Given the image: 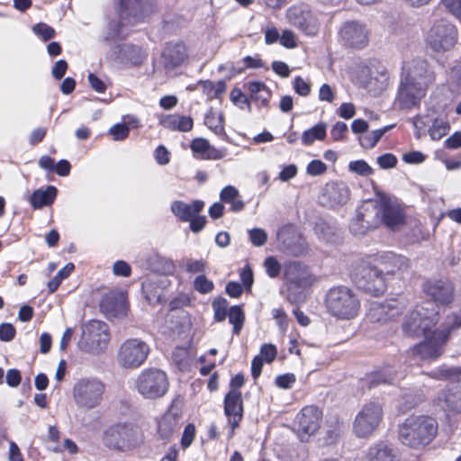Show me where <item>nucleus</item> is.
Returning a JSON list of instances; mask_svg holds the SVG:
<instances>
[{"label": "nucleus", "instance_id": "864d4df0", "mask_svg": "<svg viewBox=\"0 0 461 461\" xmlns=\"http://www.w3.org/2000/svg\"><path fill=\"white\" fill-rule=\"evenodd\" d=\"M109 133L113 140H123L129 136L130 128L124 123H117L110 128Z\"/></svg>", "mask_w": 461, "mask_h": 461}, {"label": "nucleus", "instance_id": "5fc2aeb1", "mask_svg": "<svg viewBox=\"0 0 461 461\" xmlns=\"http://www.w3.org/2000/svg\"><path fill=\"white\" fill-rule=\"evenodd\" d=\"M446 10L461 23V0H441Z\"/></svg>", "mask_w": 461, "mask_h": 461}, {"label": "nucleus", "instance_id": "39448f33", "mask_svg": "<svg viewBox=\"0 0 461 461\" xmlns=\"http://www.w3.org/2000/svg\"><path fill=\"white\" fill-rule=\"evenodd\" d=\"M325 305L332 316L341 320L357 317L360 310L357 295L344 285L334 286L327 292Z\"/></svg>", "mask_w": 461, "mask_h": 461}, {"label": "nucleus", "instance_id": "7ed1b4c3", "mask_svg": "<svg viewBox=\"0 0 461 461\" xmlns=\"http://www.w3.org/2000/svg\"><path fill=\"white\" fill-rule=\"evenodd\" d=\"M438 432L437 421L429 416H411L400 426L399 440L405 446L419 448L429 444Z\"/></svg>", "mask_w": 461, "mask_h": 461}, {"label": "nucleus", "instance_id": "c9c22d12", "mask_svg": "<svg viewBox=\"0 0 461 461\" xmlns=\"http://www.w3.org/2000/svg\"><path fill=\"white\" fill-rule=\"evenodd\" d=\"M178 429L177 420L170 414L164 416L158 426V434L163 439H170Z\"/></svg>", "mask_w": 461, "mask_h": 461}, {"label": "nucleus", "instance_id": "0eeeda50", "mask_svg": "<svg viewBox=\"0 0 461 461\" xmlns=\"http://www.w3.org/2000/svg\"><path fill=\"white\" fill-rule=\"evenodd\" d=\"M350 276L359 289L372 295H380L386 289L382 270L373 266L367 259L356 261L352 267Z\"/></svg>", "mask_w": 461, "mask_h": 461}, {"label": "nucleus", "instance_id": "b1692460", "mask_svg": "<svg viewBox=\"0 0 461 461\" xmlns=\"http://www.w3.org/2000/svg\"><path fill=\"white\" fill-rule=\"evenodd\" d=\"M376 260L381 266L382 274L402 275L409 269V260L402 255L385 251L376 255Z\"/></svg>", "mask_w": 461, "mask_h": 461}, {"label": "nucleus", "instance_id": "bf43d9fd", "mask_svg": "<svg viewBox=\"0 0 461 461\" xmlns=\"http://www.w3.org/2000/svg\"><path fill=\"white\" fill-rule=\"evenodd\" d=\"M394 377L391 374L379 372L371 375L369 379V387L376 386L380 384H391Z\"/></svg>", "mask_w": 461, "mask_h": 461}, {"label": "nucleus", "instance_id": "a878e982", "mask_svg": "<svg viewBox=\"0 0 461 461\" xmlns=\"http://www.w3.org/2000/svg\"><path fill=\"white\" fill-rule=\"evenodd\" d=\"M149 348H119L117 362L124 368H137L147 359Z\"/></svg>", "mask_w": 461, "mask_h": 461}, {"label": "nucleus", "instance_id": "f3484780", "mask_svg": "<svg viewBox=\"0 0 461 461\" xmlns=\"http://www.w3.org/2000/svg\"><path fill=\"white\" fill-rule=\"evenodd\" d=\"M138 429L127 424H115L104 434V443L110 448L123 449L136 442Z\"/></svg>", "mask_w": 461, "mask_h": 461}, {"label": "nucleus", "instance_id": "680f3d73", "mask_svg": "<svg viewBox=\"0 0 461 461\" xmlns=\"http://www.w3.org/2000/svg\"><path fill=\"white\" fill-rule=\"evenodd\" d=\"M16 330L13 324L5 322L0 324V340L11 341L15 336Z\"/></svg>", "mask_w": 461, "mask_h": 461}, {"label": "nucleus", "instance_id": "6ab92c4d", "mask_svg": "<svg viewBox=\"0 0 461 461\" xmlns=\"http://www.w3.org/2000/svg\"><path fill=\"white\" fill-rule=\"evenodd\" d=\"M379 224L376 207L372 203H366L356 210V215L351 220L349 230L354 235H364L370 229Z\"/></svg>", "mask_w": 461, "mask_h": 461}, {"label": "nucleus", "instance_id": "13d9d810", "mask_svg": "<svg viewBox=\"0 0 461 461\" xmlns=\"http://www.w3.org/2000/svg\"><path fill=\"white\" fill-rule=\"evenodd\" d=\"M326 164L319 159L312 160L306 167L307 174L312 176L322 175L326 172Z\"/></svg>", "mask_w": 461, "mask_h": 461}, {"label": "nucleus", "instance_id": "a18cd8bd", "mask_svg": "<svg viewBox=\"0 0 461 461\" xmlns=\"http://www.w3.org/2000/svg\"><path fill=\"white\" fill-rule=\"evenodd\" d=\"M348 170L361 176H369L374 173V169L363 159L350 161Z\"/></svg>", "mask_w": 461, "mask_h": 461}, {"label": "nucleus", "instance_id": "4c0bfd02", "mask_svg": "<svg viewBox=\"0 0 461 461\" xmlns=\"http://www.w3.org/2000/svg\"><path fill=\"white\" fill-rule=\"evenodd\" d=\"M393 125H388L381 129H377L372 131L371 132L362 136L359 138L360 145L364 149H372L376 143L380 140L382 136L387 132L390 129H392Z\"/></svg>", "mask_w": 461, "mask_h": 461}, {"label": "nucleus", "instance_id": "09e8293b", "mask_svg": "<svg viewBox=\"0 0 461 461\" xmlns=\"http://www.w3.org/2000/svg\"><path fill=\"white\" fill-rule=\"evenodd\" d=\"M194 288L200 294H208L214 288L212 281L209 280L204 275L198 276L194 281Z\"/></svg>", "mask_w": 461, "mask_h": 461}, {"label": "nucleus", "instance_id": "393cba45", "mask_svg": "<svg viewBox=\"0 0 461 461\" xmlns=\"http://www.w3.org/2000/svg\"><path fill=\"white\" fill-rule=\"evenodd\" d=\"M289 22L306 35H315L318 32V23L311 12L299 7H292L287 11Z\"/></svg>", "mask_w": 461, "mask_h": 461}, {"label": "nucleus", "instance_id": "2eb2a0df", "mask_svg": "<svg viewBox=\"0 0 461 461\" xmlns=\"http://www.w3.org/2000/svg\"><path fill=\"white\" fill-rule=\"evenodd\" d=\"M322 412L319 408L309 405L296 415L294 428L301 441H307L320 428Z\"/></svg>", "mask_w": 461, "mask_h": 461}, {"label": "nucleus", "instance_id": "338daca9", "mask_svg": "<svg viewBox=\"0 0 461 461\" xmlns=\"http://www.w3.org/2000/svg\"><path fill=\"white\" fill-rule=\"evenodd\" d=\"M347 131V124L343 122H338L333 125L330 131V136L335 141L342 140Z\"/></svg>", "mask_w": 461, "mask_h": 461}, {"label": "nucleus", "instance_id": "72a5a7b5", "mask_svg": "<svg viewBox=\"0 0 461 461\" xmlns=\"http://www.w3.org/2000/svg\"><path fill=\"white\" fill-rule=\"evenodd\" d=\"M142 293L149 304L161 303L164 298V290L157 282L147 280L142 284Z\"/></svg>", "mask_w": 461, "mask_h": 461}, {"label": "nucleus", "instance_id": "423d86ee", "mask_svg": "<svg viewBox=\"0 0 461 461\" xmlns=\"http://www.w3.org/2000/svg\"><path fill=\"white\" fill-rule=\"evenodd\" d=\"M284 279L292 303H298L304 298L303 293L316 281L310 267L300 261H289L284 266Z\"/></svg>", "mask_w": 461, "mask_h": 461}, {"label": "nucleus", "instance_id": "79ce46f5", "mask_svg": "<svg viewBox=\"0 0 461 461\" xmlns=\"http://www.w3.org/2000/svg\"><path fill=\"white\" fill-rule=\"evenodd\" d=\"M228 318L230 324L233 325V332L239 334L244 322V313L240 306L234 305L229 309Z\"/></svg>", "mask_w": 461, "mask_h": 461}, {"label": "nucleus", "instance_id": "ddd939ff", "mask_svg": "<svg viewBox=\"0 0 461 461\" xmlns=\"http://www.w3.org/2000/svg\"><path fill=\"white\" fill-rule=\"evenodd\" d=\"M120 22L116 27L142 23L155 11L154 4L149 0H120Z\"/></svg>", "mask_w": 461, "mask_h": 461}, {"label": "nucleus", "instance_id": "1a4fd4ad", "mask_svg": "<svg viewBox=\"0 0 461 461\" xmlns=\"http://www.w3.org/2000/svg\"><path fill=\"white\" fill-rule=\"evenodd\" d=\"M406 307V300L402 297L371 302L366 312L365 324L384 325L394 321L402 314Z\"/></svg>", "mask_w": 461, "mask_h": 461}, {"label": "nucleus", "instance_id": "9d476101", "mask_svg": "<svg viewBox=\"0 0 461 461\" xmlns=\"http://www.w3.org/2000/svg\"><path fill=\"white\" fill-rule=\"evenodd\" d=\"M105 385L97 378H82L73 387V398L79 408L90 410L100 405Z\"/></svg>", "mask_w": 461, "mask_h": 461}, {"label": "nucleus", "instance_id": "4468645a", "mask_svg": "<svg viewBox=\"0 0 461 461\" xmlns=\"http://www.w3.org/2000/svg\"><path fill=\"white\" fill-rule=\"evenodd\" d=\"M370 31L367 26L356 20L342 23L339 31L340 42L350 49L362 50L369 43Z\"/></svg>", "mask_w": 461, "mask_h": 461}, {"label": "nucleus", "instance_id": "4be33fe9", "mask_svg": "<svg viewBox=\"0 0 461 461\" xmlns=\"http://www.w3.org/2000/svg\"><path fill=\"white\" fill-rule=\"evenodd\" d=\"M187 58V49L184 42L170 41L166 44L160 59L164 68L170 71L180 67Z\"/></svg>", "mask_w": 461, "mask_h": 461}, {"label": "nucleus", "instance_id": "cd10ccee", "mask_svg": "<svg viewBox=\"0 0 461 461\" xmlns=\"http://www.w3.org/2000/svg\"><path fill=\"white\" fill-rule=\"evenodd\" d=\"M438 402L443 409L461 412V384H452L438 394Z\"/></svg>", "mask_w": 461, "mask_h": 461}, {"label": "nucleus", "instance_id": "e433bc0d", "mask_svg": "<svg viewBox=\"0 0 461 461\" xmlns=\"http://www.w3.org/2000/svg\"><path fill=\"white\" fill-rule=\"evenodd\" d=\"M190 348H174L171 357L179 369L186 368L192 362L193 355Z\"/></svg>", "mask_w": 461, "mask_h": 461}, {"label": "nucleus", "instance_id": "2f4dec72", "mask_svg": "<svg viewBox=\"0 0 461 461\" xmlns=\"http://www.w3.org/2000/svg\"><path fill=\"white\" fill-rule=\"evenodd\" d=\"M160 124L168 130L186 132L192 130L194 122L190 116L176 113L168 114L160 119Z\"/></svg>", "mask_w": 461, "mask_h": 461}, {"label": "nucleus", "instance_id": "49530a36", "mask_svg": "<svg viewBox=\"0 0 461 461\" xmlns=\"http://www.w3.org/2000/svg\"><path fill=\"white\" fill-rule=\"evenodd\" d=\"M122 51L124 53L127 59L132 64H140L143 60L141 50L134 45H123Z\"/></svg>", "mask_w": 461, "mask_h": 461}, {"label": "nucleus", "instance_id": "a19ab883", "mask_svg": "<svg viewBox=\"0 0 461 461\" xmlns=\"http://www.w3.org/2000/svg\"><path fill=\"white\" fill-rule=\"evenodd\" d=\"M205 125L215 134L221 135L224 132V125L221 114H215L210 111L204 117Z\"/></svg>", "mask_w": 461, "mask_h": 461}, {"label": "nucleus", "instance_id": "aec40b11", "mask_svg": "<svg viewBox=\"0 0 461 461\" xmlns=\"http://www.w3.org/2000/svg\"><path fill=\"white\" fill-rule=\"evenodd\" d=\"M128 303L126 293L113 290L103 295L100 311L108 318H123L127 315Z\"/></svg>", "mask_w": 461, "mask_h": 461}, {"label": "nucleus", "instance_id": "f8f14e48", "mask_svg": "<svg viewBox=\"0 0 461 461\" xmlns=\"http://www.w3.org/2000/svg\"><path fill=\"white\" fill-rule=\"evenodd\" d=\"M280 249L292 257H302L307 254L309 246L298 227L287 223L281 227L276 233Z\"/></svg>", "mask_w": 461, "mask_h": 461}, {"label": "nucleus", "instance_id": "c756f323", "mask_svg": "<svg viewBox=\"0 0 461 461\" xmlns=\"http://www.w3.org/2000/svg\"><path fill=\"white\" fill-rule=\"evenodd\" d=\"M366 458L368 461H399L395 449L384 441L372 445L368 448Z\"/></svg>", "mask_w": 461, "mask_h": 461}, {"label": "nucleus", "instance_id": "a211bd4d", "mask_svg": "<svg viewBox=\"0 0 461 461\" xmlns=\"http://www.w3.org/2000/svg\"><path fill=\"white\" fill-rule=\"evenodd\" d=\"M350 195V190L344 182H328L321 191L319 203L329 209H337L345 205Z\"/></svg>", "mask_w": 461, "mask_h": 461}, {"label": "nucleus", "instance_id": "e2e57ef3", "mask_svg": "<svg viewBox=\"0 0 461 461\" xmlns=\"http://www.w3.org/2000/svg\"><path fill=\"white\" fill-rule=\"evenodd\" d=\"M294 89L301 96H307L311 92L310 84L301 77L294 79Z\"/></svg>", "mask_w": 461, "mask_h": 461}, {"label": "nucleus", "instance_id": "8fccbe9b", "mask_svg": "<svg viewBox=\"0 0 461 461\" xmlns=\"http://www.w3.org/2000/svg\"><path fill=\"white\" fill-rule=\"evenodd\" d=\"M249 237L251 243L256 247H261L266 244L267 240V232L260 228H254L249 230Z\"/></svg>", "mask_w": 461, "mask_h": 461}, {"label": "nucleus", "instance_id": "0e129e2a", "mask_svg": "<svg viewBox=\"0 0 461 461\" xmlns=\"http://www.w3.org/2000/svg\"><path fill=\"white\" fill-rule=\"evenodd\" d=\"M295 375L294 374H285L278 375L275 380V384L281 389H290L295 383Z\"/></svg>", "mask_w": 461, "mask_h": 461}, {"label": "nucleus", "instance_id": "7c9ffc66", "mask_svg": "<svg viewBox=\"0 0 461 461\" xmlns=\"http://www.w3.org/2000/svg\"><path fill=\"white\" fill-rule=\"evenodd\" d=\"M58 189L54 185H48L46 189H37L30 196L29 202L35 210L52 204L57 197Z\"/></svg>", "mask_w": 461, "mask_h": 461}, {"label": "nucleus", "instance_id": "4d7b16f0", "mask_svg": "<svg viewBox=\"0 0 461 461\" xmlns=\"http://www.w3.org/2000/svg\"><path fill=\"white\" fill-rule=\"evenodd\" d=\"M209 141L203 138H196L194 139L191 143V149L194 153L199 155L201 158H204V154H206V151L209 148Z\"/></svg>", "mask_w": 461, "mask_h": 461}, {"label": "nucleus", "instance_id": "69168bd1", "mask_svg": "<svg viewBox=\"0 0 461 461\" xmlns=\"http://www.w3.org/2000/svg\"><path fill=\"white\" fill-rule=\"evenodd\" d=\"M239 197V190L233 185L225 186L220 194L221 201L226 203H230Z\"/></svg>", "mask_w": 461, "mask_h": 461}, {"label": "nucleus", "instance_id": "f257e3e1", "mask_svg": "<svg viewBox=\"0 0 461 461\" xmlns=\"http://www.w3.org/2000/svg\"><path fill=\"white\" fill-rule=\"evenodd\" d=\"M438 306L431 302L417 304L405 317L402 324L404 336L409 338H423L427 346H443L451 332L461 327V315L451 312L441 324L433 329L438 321Z\"/></svg>", "mask_w": 461, "mask_h": 461}, {"label": "nucleus", "instance_id": "c03bdc74", "mask_svg": "<svg viewBox=\"0 0 461 461\" xmlns=\"http://www.w3.org/2000/svg\"><path fill=\"white\" fill-rule=\"evenodd\" d=\"M212 306L214 312V320L217 321H224L229 312V303L227 299L223 297H218L214 299Z\"/></svg>", "mask_w": 461, "mask_h": 461}, {"label": "nucleus", "instance_id": "412c9836", "mask_svg": "<svg viewBox=\"0 0 461 461\" xmlns=\"http://www.w3.org/2000/svg\"><path fill=\"white\" fill-rule=\"evenodd\" d=\"M423 292L432 299V303L448 305L454 300L455 287L447 279L427 280L422 285Z\"/></svg>", "mask_w": 461, "mask_h": 461}, {"label": "nucleus", "instance_id": "052dcab7", "mask_svg": "<svg viewBox=\"0 0 461 461\" xmlns=\"http://www.w3.org/2000/svg\"><path fill=\"white\" fill-rule=\"evenodd\" d=\"M376 162L383 169H390L396 166L397 158L392 153H385L376 158Z\"/></svg>", "mask_w": 461, "mask_h": 461}, {"label": "nucleus", "instance_id": "f704fd0d", "mask_svg": "<svg viewBox=\"0 0 461 461\" xmlns=\"http://www.w3.org/2000/svg\"><path fill=\"white\" fill-rule=\"evenodd\" d=\"M326 131L327 124L325 122H319L303 132L302 143L304 146H309L315 140H322L326 137Z\"/></svg>", "mask_w": 461, "mask_h": 461}, {"label": "nucleus", "instance_id": "bb28decb", "mask_svg": "<svg viewBox=\"0 0 461 461\" xmlns=\"http://www.w3.org/2000/svg\"><path fill=\"white\" fill-rule=\"evenodd\" d=\"M83 336L92 344H107L110 340L108 325L98 320H91L83 328Z\"/></svg>", "mask_w": 461, "mask_h": 461}, {"label": "nucleus", "instance_id": "c85d7f7f", "mask_svg": "<svg viewBox=\"0 0 461 461\" xmlns=\"http://www.w3.org/2000/svg\"><path fill=\"white\" fill-rule=\"evenodd\" d=\"M204 203L200 200H195L191 203H186L182 201H175L171 204V212L182 221H188L203 209Z\"/></svg>", "mask_w": 461, "mask_h": 461}, {"label": "nucleus", "instance_id": "6e6552de", "mask_svg": "<svg viewBox=\"0 0 461 461\" xmlns=\"http://www.w3.org/2000/svg\"><path fill=\"white\" fill-rule=\"evenodd\" d=\"M134 388L144 399L161 398L169 389L168 376L159 368H146L137 375Z\"/></svg>", "mask_w": 461, "mask_h": 461}, {"label": "nucleus", "instance_id": "ea45409f", "mask_svg": "<svg viewBox=\"0 0 461 461\" xmlns=\"http://www.w3.org/2000/svg\"><path fill=\"white\" fill-rule=\"evenodd\" d=\"M450 130L449 122L443 118H437L433 121L429 133L432 140H438L447 134Z\"/></svg>", "mask_w": 461, "mask_h": 461}, {"label": "nucleus", "instance_id": "6e6d98bb", "mask_svg": "<svg viewBox=\"0 0 461 461\" xmlns=\"http://www.w3.org/2000/svg\"><path fill=\"white\" fill-rule=\"evenodd\" d=\"M314 232L319 239L329 241L333 234V230L328 223L321 221L315 224Z\"/></svg>", "mask_w": 461, "mask_h": 461}, {"label": "nucleus", "instance_id": "473e14b6", "mask_svg": "<svg viewBox=\"0 0 461 461\" xmlns=\"http://www.w3.org/2000/svg\"><path fill=\"white\" fill-rule=\"evenodd\" d=\"M248 89L250 94V99L258 102L260 106L267 107L271 97V90L265 83L253 81L248 83Z\"/></svg>", "mask_w": 461, "mask_h": 461}, {"label": "nucleus", "instance_id": "774afa93", "mask_svg": "<svg viewBox=\"0 0 461 461\" xmlns=\"http://www.w3.org/2000/svg\"><path fill=\"white\" fill-rule=\"evenodd\" d=\"M199 362L203 365L200 368V374L202 375H207L215 367L216 360L214 357H209V356L199 357Z\"/></svg>", "mask_w": 461, "mask_h": 461}, {"label": "nucleus", "instance_id": "5701e85b", "mask_svg": "<svg viewBox=\"0 0 461 461\" xmlns=\"http://www.w3.org/2000/svg\"><path fill=\"white\" fill-rule=\"evenodd\" d=\"M224 413L228 417L230 427V436L240 426L243 417V402L240 392H228L224 398Z\"/></svg>", "mask_w": 461, "mask_h": 461}, {"label": "nucleus", "instance_id": "de8ad7c7", "mask_svg": "<svg viewBox=\"0 0 461 461\" xmlns=\"http://www.w3.org/2000/svg\"><path fill=\"white\" fill-rule=\"evenodd\" d=\"M231 102L240 109H247L251 111V104L249 98L243 94L240 88H234L230 94Z\"/></svg>", "mask_w": 461, "mask_h": 461}, {"label": "nucleus", "instance_id": "20e7f679", "mask_svg": "<svg viewBox=\"0 0 461 461\" xmlns=\"http://www.w3.org/2000/svg\"><path fill=\"white\" fill-rule=\"evenodd\" d=\"M458 39L456 25L446 17L433 19L425 35L427 47L436 54L453 50L458 43Z\"/></svg>", "mask_w": 461, "mask_h": 461}, {"label": "nucleus", "instance_id": "dca6fc26", "mask_svg": "<svg viewBox=\"0 0 461 461\" xmlns=\"http://www.w3.org/2000/svg\"><path fill=\"white\" fill-rule=\"evenodd\" d=\"M376 212L379 223L382 222L391 230H395L404 223L403 209L396 199L381 197Z\"/></svg>", "mask_w": 461, "mask_h": 461}, {"label": "nucleus", "instance_id": "9b49d317", "mask_svg": "<svg viewBox=\"0 0 461 461\" xmlns=\"http://www.w3.org/2000/svg\"><path fill=\"white\" fill-rule=\"evenodd\" d=\"M384 416L382 406L377 402H368L357 413L352 431L358 438L371 437L379 427Z\"/></svg>", "mask_w": 461, "mask_h": 461}, {"label": "nucleus", "instance_id": "f03ea898", "mask_svg": "<svg viewBox=\"0 0 461 461\" xmlns=\"http://www.w3.org/2000/svg\"><path fill=\"white\" fill-rule=\"evenodd\" d=\"M435 81V74L424 59H413L403 64L395 104L401 109H411L420 104L428 87Z\"/></svg>", "mask_w": 461, "mask_h": 461}, {"label": "nucleus", "instance_id": "3c124183", "mask_svg": "<svg viewBox=\"0 0 461 461\" xmlns=\"http://www.w3.org/2000/svg\"><path fill=\"white\" fill-rule=\"evenodd\" d=\"M33 32L41 37L43 41H49L55 36V31L52 27L46 23H39L32 28Z\"/></svg>", "mask_w": 461, "mask_h": 461}, {"label": "nucleus", "instance_id": "58836bf2", "mask_svg": "<svg viewBox=\"0 0 461 461\" xmlns=\"http://www.w3.org/2000/svg\"><path fill=\"white\" fill-rule=\"evenodd\" d=\"M75 266L73 263H68L65 265V267L59 270L56 276L48 282V288L50 293H54L60 285L61 282L70 276Z\"/></svg>", "mask_w": 461, "mask_h": 461}, {"label": "nucleus", "instance_id": "37998d69", "mask_svg": "<svg viewBox=\"0 0 461 461\" xmlns=\"http://www.w3.org/2000/svg\"><path fill=\"white\" fill-rule=\"evenodd\" d=\"M412 354L424 362H430L437 359L442 350L441 348H413Z\"/></svg>", "mask_w": 461, "mask_h": 461}, {"label": "nucleus", "instance_id": "603ef678", "mask_svg": "<svg viewBox=\"0 0 461 461\" xmlns=\"http://www.w3.org/2000/svg\"><path fill=\"white\" fill-rule=\"evenodd\" d=\"M264 266L267 276L276 278L281 272V265L275 257H268L265 259Z\"/></svg>", "mask_w": 461, "mask_h": 461}]
</instances>
